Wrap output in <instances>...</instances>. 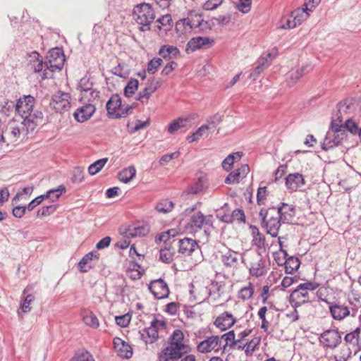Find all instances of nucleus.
Segmentation results:
<instances>
[{"label":"nucleus","mask_w":361,"mask_h":361,"mask_svg":"<svg viewBox=\"0 0 361 361\" xmlns=\"http://www.w3.org/2000/svg\"><path fill=\"white\" fill-rule=\"evenodd\" d=\"M35 103V97L30 94L19 98L16 103L15 112L23 119L22 130L26 133L34 131L43 120V113L39 110H33Z\"/></svg>","instance_id":"obj_1"},{"label":"nucleus","mask_w":361,"mask_h":361,"mask_svg":"<svg viewBox=\"0 0 361 361\" xmlns=\"http://www.w3.org/2000/svg\"><path fill=\"white\" fill-rule=\"evenodd\" d=\"M184 335L180 329H176L169 338V345L158 354V361H178L190 351L188 345L183 343Z\"/></svg>","instance_id":"obj_2"},{"label":"nucleus","mask_w":361,"mask_h":361,"mask_svg":"<svg viewBox=\"0 0 361 361\" xmlns=\"http://www.w3.org/2000/svg\"><path fill=\"white\" fill-rule=\"evenodd\" d=\"M135 20L140 25V30L146 32L151 30V24L155 18V13L152 6L147 3L136 5L133 11Z\"/></svg>","instance_id":"obj_3"},{"label":"nucleus","mask_w":361,"mask_h":361,"mask_svg":"<svg viewBox=\"0 0 361 361\" xmlns=\"http://www.w3.org/2000/svg\"><path fill=\"white\" fill-rule=\"evenodd\" d=\"M348 137L345 130H341V126L334 120L331 122L330 130L326 133L321 147L324 151H328L341 145Z\"/></svg>","instance_id":"obj_4"},{"label":"nucleus","mask_w":361,"mask_h":361,"mask_svg":"<svg viewBox=\"0 0 361 361\" xmlns=\"http://www.w3.org/2000/svg\"><path fill=\"white\" fill-rule=\"evenodd\" d=\"M270 212H275V207L269 209L262 208L259 211V216L262 227L265 228L267 233L271 235V237L276 238L279 235L282 221L278 215L277 216H271L269 219H267Z\"/></svg>","instance_id":"obj_5"},{"label":"nucleus","mask_w":361,"mask_h":361,"mask_svg":"<svg viewBox=\"0 0 361 361\" xmlns=\"http://www.w3.org/2000/svg\"><path fill=\"white\" fill-rule=\"evenodd\" d=\"M204 226V233L213 227V216L212 215L204 216L200 211L194 212L190 216L189 221L185 227L190 232L196 233Z\"/></svg>","instance_id":"obj_6"},{"label":"nucleus","mask_w":361,"mask_h":361,"mask_svg":"<svg viewBox=\"0 0 361 361\" xmlns=\"http://www.w3.org/2000/svg\"><path fill=\"white\" fill-rule=\"evenodd\" d=\"M319 341L324 348L334 349L341 343V334L338 328L329 329L320 334Z\"/></svg>","instance_id":"obj_7"},{"label":"nucleus","mask_w":361,"mask_h":361,"mask_svg":"<svg viewBox=\"0 0 361 361\" xmlns=\"http://www.w3.org/2000/svg\"><path fill=\"white\" fill-rule=\"evenodd\" d=\"M66 62L64 51L61 47H54L49 51L44 59L45 68H63Z\"/></svg>","instance_id":"obj_8"},{"label":"nucleus","mask_w":361,"mask_h":361,"mask_svg":"<svg viewBox=\"0 0 361 361\" xmlns=\"http://www.w3.org/2000/svg\"><path fill=\"white\" fill-rule=\"evenodd\" d=\"M70 94L61 91H58L53 94L49 103L50 107L56 113L67 111L71 107Z\"/></svg>","instance_id":"obj_9"},{"label":"nucleus","mask_w":361,"mask_h":361,"mask_svg":"<svg viewBox=\"0 0 361 361\" xmlns=\"http://www.w3.org/2000/svg\"><path fill=\"white\" fill-rule=\"evenodd\" d=\"M160 323L162 328H165L166 324L164 321H159L154 317L150 323V326L144 328L142 331H139L141 338L145 343H153L159 338L157 324Z\"/></svg>","instance_id":"obj_10"},{"label":"nucleus","mask_w":361,"mask_h":361,"mask_svg":"<svg viewBox=\"0 0 361 361\" xmlns=\"http://www.w3.org/2000/svg\"><path fill=\"white\" fill-rule=\"evenodd\" d=\"M150 231V226L148 224H143L138 226H122L119 228L120 233L124 238L130 239L136 237H144L147 235Z\"/></svg>","instance_id":"obj_11"},{"label":"nucleus","mask_w":361,"mask_h":361,"mask_svg":"<svg viewBox=\"0 0 361 361\" xmlns=\"http://www.w3.org/2000/svg\"><path fill=\"white\" fill-rule=\"evenodd\" d=\"M148 289L158 300L168 298L170 293L168 284L161 278L151 281Z\"/></svg>","instance_id":"obj_12"},{"label":"nucleus","mask_w":361,"mask_h":361,"mask_svg":"<svg viewBox=\"0 0 361 361\" xmlns=\"http://www.w3.org/2000/svg\"><path fill=\"white\" fill-rule=\"evenodd\" d=\"M295 207L285 202H281L277 207L276 214L283 224H289L295 216Z\"/></svg>","instance_id":"obj_13"},{"label":"nucleus","mask_w":361,"mask_h":361,"mask_svg":"<svg viewBox=\"0 0 361 361\" xmlns=\"http://www.w3.org/2000/svg\"><path fill=\"white\" fill-rule=\"evenodd\" d=\"M214 40L209 37H192L187 44L185 51L188 53L193 52L199 49H207L210 47Z\"/></svg>","instance_id":"obj_14"},{"label":"nucleus","mask_w":361,"mask_h":361,"mask_svg":"<svg viewBox=\"0 0 361 361\" xmlns=\"http://www.w3.org/2000/svg\"><path fill=\"white\" fill-rule=\"evenodd\" d=\"M286 188L290 192L296 191L305 184L304 176L299 173L288 174L285 178Z\"/></svg>","instance_id":"obj_15"},{"label":"nucleus","mask_w":361,"mask_h":361,"mask_svg":"<svg viewBox=\"0 0 361 361\" xmlns=\"http://www.w3.org/2000/svg\"><path fill=\"white\" fill-rule=\"evenodd\" d=\"M122 99L119 94H114L108 100L106 108L107 116L111 119H117L118 111L121 109Z\"/></svg>","instance_id":"obj_16"},{"label":"nucleus","mask_w":361,"mask_h":361,"mask_svg":"<svg viewBox=\"0 0 361 361\" xmlns=\"http://www.w3.org/2000/svg\"><path fill=\"white\" fill-rule=\"evenodd\" d=\"M235 322L236 319L233 314L225 311L216 317L214 322V324L221 331H226L232 327Z\"/></svg>","instance_id":"obj_17"},{"label":"nucleus","mask_w":361,"mask_h":361,"mask_svg":"<svg viewBox=\"0 0 361 361\" xmlns=\"http://www.w3.org/2000/svg\"><path fill=\"white\" fill-rule=\"evenodd\" d=\"M96 111L92 104H87L78 109L73 114L74 118L79 123H83L90 119Z\"/></svg>","instance_id":"obj_18"},{"label":"nucleus","mask_w":361,"mask_h":361,"mask_svg":"<svg viewBox=\"0 0 361 361\" xmlns=\"http://www.w3.org/2000/svg\"><path fill=\"white\" fill-rule=\"evenodd\" d=\"M99 254L97 251H91L86 254L78 262L80 272L86 273L93 268L91 262L93 259H99Z\"/></svg>","instance_id":"obj_19"},{"label":"nucleus","mask_w":361,"mask_h":361,"mask_svg":"<svg viewBox=\"0 0 361 361\" xmlns=\"http://www.w3.org/2000/svg\"><path fill=\"white\" fill-rule=\"evenodd\" d=\"M240 255L234 250L228 249L221 255V261L226 268L236 269L238 266V257Z\"/></svg>","instance_id":"obj_20"},{"label":"nucleus","mask_w":361,"mask_h":361,"mask_svg":"<svg viewBox=\"0 0 361 361\" xmlns=\"http://www.w3.org/2000/svg\"><path fill=\"white\" fill-rule=\"evenodd\" d=\"M179 248L178 252L185 256H190L195 251L196 248H198V244L195 240L188 238H184L178 241Z\"/></svg>","instance_id":"obj_21"},{"label":"nucleus","mask_w":361,"mask_h":361,"mask_svg":"<svg viewBox=\"0 0 361 361\" xmlns=\"http://www.w3.org/2000/svg\"><path fill=\"white\" fill-rule=\"evenodd\" d=\"M115 349L118 351L119 356L123 358H130L133 355L131 347L119 338L114 339Z\"/></svg>","instance_id":"obj_22"},{"label":"nucleus","mask_w":361,"mask_h":361,"mask_svg":"<svg viewBox=\"0 0 361 361\" xmlns=\"http://www.w3.org/2000/svg\"><path fill=\"white\" fill-rule=\"evenodd\" d=\"M332 317L336 320H342L350 314L349 308L346 306L334 304L329 306Z\"/></svg>","instance_id":"obj_23"},{"label":"nucleus","mask_w":361,"mask_h":361,"mask_svg":"<svg viewBox=\"0 0 361 361\" xmlns=\"http://www.w3.org/2000/svg\"><path fill=\"white\" fill-rule=\"evenodd\" d=\"M27 288H25L23 291V294L21 296V298L23 301L20 302V309L21 311L18 310V315L20 319H23V315L22 313H27L31 311V307L30 304L34 301L35 296L32 294H27Z\"/></svg>","instance_id":"obj_24"},{"label":"nucleus","mask_w":361,"mask_h":361,"mask_svg":"<svg viewBox=\"0 0 361 361\" xmlns=\"http://www.w3.org/2000/svg\"><path fill=\"white\" fill-rule=\"evenodd\" d=\"M159 54L163 59L170 61L179 56L180 51L176 47L163 45L159 51Z\"/></svg>","instance_id":"obj_25"},{"label":"nucleus","mask_w":361,"mask_h":361,"mask_svg":"<svg viewBox=\"0 0 361 361\" xmlns=\"http://www.w3.org/2000/svg\"><path fill=\"white\" fill-rule=\"evenodd\" d=\"M161 84V81L157 80L156 81H152L149 85H148L144 90L140 91L137 97V100L144 103L143 99H145L148 100L152 95L159 87H160Z\"/></svg>","instance_id":"obj_26"},{"label":"nucleus","mask_w":361,"mask_h":361,"mask_svg":"<svg viewBox=\"0 0 361 361\" xmlns=\"http://www.w3.org/2000/svg\"><path fill=\"white\" fill-rule=\"evenodd\" d=\"M304 74V69H290L284 75L285 82L288 87H292L297 83Z\"/></svg>","instance_id":"obj_27"},{"label":"nucleus","mask_w":361,"mask_h":361,"mask_svg":"<svg viewBox=\"0 0 361 361\" xmlns=\"http://www.w3.org/2000/svg\"><path fill=\"white\" fill-rule=\"evenodd\" d=\"M353 102L351 99H344L337 104L338 113L337 120L341 123L343 121V114H350V109L353 106Z\"/></svg>","instance_id":"obj_28"},{"label":"nucleus","mask_w":361,"mask_h":361,"mask_svg":"<svg viewBox=\"0 0 361 361\" xmlns=\"http://www.w3.org/2000/svg\"><path fill=\"white\" fill-rule=\"evenodd\" d=\"M26 61L27 66L31 68H42V65H44V59L36 51L27 54Z\"/></svg>","instance_id":"obj_29"},{"label":"nucleus","mask_w":361,"mask_h":361,"mask_svg":"<svg viewBox=\"0 0 361 361\" xmlns=\"http://www.w3.org/2000/svg\"><path fill=\"white\" fill-rule=\"evenodd\" d=\"M136 175V169L134 166H130L123 169L118 173V180L123 183H128L135 178Z\"/></svg>","instance_id":"obj_30"},{"label":"nucleus","mask_w":361,"mask_h":361,"mask_svg":"<svg viewBox=\"0 0 361 361\" xmlns=\"http://www.w3.org/2000/svg\"><path fill=\"white\" fill-rule=\"evenodd\" d=\"M243 152H237L228 155L222 161L221 166L226 171H231L235 161L241 159Z\"/></svg>","instance_id":"obj_31"},{"label":"nucleus","mask_w":361,"mask_h":361,"mask_svg":"<svg viewBox=\"0 0 361 361\" xmlns=\"http://www.w3.org/2000/svg\"><path fill=\"white\" fill-rule=\"evenodd\" d=\"M285 271L287 274H292L293 272L296 271L300 266V261L299 258L295 256H290L285 259Z\"/></svg>","instance_id":"obj_32"},{"label":"nucleus","mask_w":361,"mask_h":361,"mask_svg":"<svg viewBox=\"0 0 361 361\" xmlns=\"http://www.w3.org/2000/svg\"><path fill=\"white\" fill-rule=\"evenodd\" d=\"M82 321L87 326L93 329H97L99 326V319L92 311H85L82 313Z\"/></svg>","instance_id":"obj_33"},{"label":"nucleus","mask_w":361,"mask_h":361,"mask_svg":"<svg viewBox=\"0 0 361 361\" xmlns=\"http://www.w3.org/2000/svg\"><path fill=\"white\" fill-rule=\"evenodd\" d=\"M66 188L63 185H60L56 188L51 189L48 190L45 194L37 196L39 197L40 201H42L45 199H49L51 197V195L55 194L54 199L59 200V198L62 195L63 193L66 192Z\"/></svg>","instance_id":"obj_34"},{"label":"nucleus","mask_w":361,"mask_h":361,"mask_svg":"<svg viewBox=\"0 0 361 361\" xmlns=\"http://www.w3.org/2000/svg\"><path fill=\"white\" fill-rule=\"evenodd\" d=\"M189 118H178L173 120L168 127V132L171 134L175 133L178 130L187 127Z\"/></svg>","instance_id":"obj_35"},{"label":"nucleus","mask_w":361,"mask_h":361,"mask_svg":"<svg viewBox=\"0 0 361 361\" xmlns=\"http://www.w3.org/2000/svg\"><path fill=\"white\" fill-rule=\"evenodd\" d=\"M266 273V269L264 262L260 259L257 263L254 264L250 268V274L255 277H259L264 275Z\"/></svg>","instance_id":"obj_36"},{"label":"nucleus","mask_w":361,"mask_h":361,"mask_svg":"<svg viewBox=\"0 0 361 361\" xmlns=\"http://www.w3.org/2000/svg\"><path fill=\"white\" fill-rule=\"evenodd\" d=\"M339 126H341V130H348L354 135H357L360 130V128L353 118L347 119L343 124H339Z\"/></svg>","instance_id":"obj_37"},{"label":"nucleus","mask_w":361,"mask_h":361,"mask_svg":"<svg viewBox=\"0 0 361 361\" xmlns=\"http://www.w3.org/2000/svg\"><path fill=\"white\" fill-rule=\"evenodd\" d=\"M173 207L174 204L172 201L168 199H164L157 204L155 209L159 212L166 214L172 211Z\"/></svg>","instance_id":"obj_38"},{"label":"nucleus","mask_w":361,"mask_h":361,"mask_svg":"<svg viewBox=\"0 0 361 361\" xmlns=\"http://www.w3.org/2000/svg\"><path fill=\"white\" fill-rule=\"evenodd\" d=\"M108 161V158H102L97 159L94 163L90 164L88 167V173L91 176H94L99 173L103 167L105 166V164Z\"/></svg>","instance_id":"obj_39"},{"label":"nucleus","mask_w":361,"mask_h":361,"mask_svg":"<svg viewBox=\"0 0 361 361\" xmlns=\"http://www.w3.org/2000/svg\"><path fill=\"white\" fill-rule=\"evenodd\" d=\"M211 285L212 286L213 289H209V296H210L212 293H216L218 295V298H221L222 295H224V289L226 286L225 281H217L212 280L211 281Z\"/></svg>","instance_id":"obj_40"},{"label":"nucleus","mask_w":361,"mask_h":361,"mask_svg":"<svg viewBox=\"0 0 361 361\" xmlns=\"http://www.w3.org/2000/svg\"><path fill=\"white\" fill-rule=\"evenodd\" d=\"M138 88V81L137 79L131 78L126 85L123 90V94L127 98H130L135 94Z\"/></svg>","instance_id":"obj_41"},{"label":"nucleus","mask_w":361,"mask_h":361,"mask_svg":"<svg viewBox=\"0 0 361 361\" xmlns=\"http://www.w3.org/2000/svg\"><path fill=\"white\" fill-rule=\"evenodd\" d=\"M71 361H95L92 355L87 350L82 349L75 352Z\"/></svg>","instance_id":"obj_42"},{"label":"nucleus","mask_w":361,"mask_h":361,"mask_svg":"<svg viewBox=\"0 0 361 361\" xmlns=\"http://www.w3.org/2000/svg\"><path fill=\"white\" fill-rule=\"evenodd\" d=\"M93 87V82L91 81L90 76L86 74L82 78L78 85V90L81 92L87 93L89 90H91Z\"/></svg>","instance_id":"obj_43"},{"label":"nucleus","mask_w":361,"mask_h":361,"mask_svg":"<svg viewBox=\"0 0 361 361\" xmlns=\"http://www.w3.org/2000/svg\"><path fill=\"white\" fill-rule=\"evenodd\" d=\"M254 294V288L252 283H248L246 286L240 288L238 293V298L243 300H247L252 297Z\"/></svg>","instance_id":"obj_44"},{"label":"nucleus","mask_w":361,"mask_h":361,"mask_svg":"<svg viewBox=\"0 0 361 361\" xmlns=\"http://www.w3.org/2000/svg\"><path fill=\"white\" fill-rule=\"evenodd\" d=\"M208 129H209V125H202L195 132H192L190 135H188L186 137V140L189 143L198 140L203 135L204 132Z\"/></svg>","instance_id":"obj_45"},{"label":"nucleus","mask_w":361,"mask_h":361,"mask_svg":"<svg viewBox=\"0 0 361 361\" xmlns=\"http://www.w3.org/2000/svg\"><path fill=\"white\" fill-rule=\"evenodd\" d=\"M277 55V49L274 48L271 52L262 54L257 61V66L255 68L269 65V61Z\"/></svg>","instance_id":"obj_46"},{"label":"nucleus","mask_w":361,"mask_h":361,"mask_svg":"<svg viewBox=\"0 0 361 361\" xmlns=\"http://www.w3.org/2000/svg\"><path fill=\"white\" fill-rule=\"evenodd\" d=\"M0 112L5 116H9L13 111H15L16 104L10 100H5L0 104Z\"/></svg>","instance_id":"obj_47"},{"label":"nucleus","mask_w":361,"mask_h":361,"mask_svg":"<svg viewBox=\"0 0 361 361\" xmlns=\"http://www.w3.org/2000/svg\"><path fill=\"white\" fill-rule=\"evenodd\" d=\"M177 231L175 229H170L166 231L161 232L159 235L155 237V242L158 243L159 242L166 243L168 241L171 237L173 238L176 235Z\"/></svg>","instance_id":"obj_48"},{"label":"nucleus","mask_w":361,"mask_h":361,"mask_svg":"<svg viewBox=\"0 0 361 361\" xmlns=\"http://www.w3.org/2000/svg\"><path fill=\"white\" fill-rule=\"evenodd\" d=\"M172 19L171 16L169 14L164 15L159 18L157 20V23H159L157 25V29L161 30V26L164 27L165 30H168L172 26Z\"/></svg>","instance_id":"obj_49"},{"label":"nucleus","mask_w":361,"mask_h":361,"mask_svg":"<svg viewBox=\"0 0 361 361\" xmlns=\"http://www.w3.org/2000/svg\"><path fill=\"white\" fill-rule=\"evenodd\" d=\"M57 209L56 204H51L48 206H44L38 209L37 212L36 216L38 218H42L45 216H48L52 214Z\"/></svg>","instance_id":"obj_50"},{"label":"nucleus","mask_w":361,"mask_h":361,"mask_svg":"<svg viewBox=\"0 0 361 361\" xmlns=\"http://www.w3.org/2000/svg\"><path fill=\"white\" fill-rule=\"evenodd\" d=\"M133 267H137L138 269L136 270L134 269L128 270V272L129 273V277L134 281L138 280L145 274V269H142L137 262H134Z\"/></svg>","instance_id":"obj_51"},{"label":"nucleus","mask_w":361,"mask_h":361,"mask_svg":"<svg viewBox=\"0 0 361 361\" xmlns=\"http://www.w3.org/2000/svg\"><path fill=\"white\" fill-rule=\"evenodd\" d=\"M221 339H224L226 341V345H229L230 348H234L236 345L235 335L233 330L229 331L228 332L221 336Z\"/></svg>","instance_id":"obj_52"},{"label":"nucleus","mask_w":361,"mask_h":361,"mask_svg":"<svg viewBox=\"0 0 361 361\" xmlns=\"http://www.w3.org/2000/svg\"><path fill=\"white\" fill-rule=\"evenodd\" d=\"M173 255V253L166 247L161 248L159 250V260L166 264L172 262Z\"/></svg>","instance_id":"obj_53"},{"label":"nucleus","mask_w":361,"mask_h":361,"mask_svg":"<svg viewBox=\"0 0 361 361\" xmlns=\"http://www.w3.org/2000/svg\"><path fill=\"white\" fill-rule=\"evenodd\" d=\"M232 223L234 221H238L239 224L245 223V214L242 209H235L231 212Z\"/></svg>","instance_id":"obj_54"},{"label":"nucleus","mask_w":361,"mask_h":361,"mask_svg":"<svg viewBox=\"0 0 361 361\" xmlns=\"http://www.w3.org/2000/svg\"><path fill=\"white\" fill-rule=\"evenodd\" d=\"M131 319V316L129 313L118 315L115 317L116 323L118 326L125 328L128 326Z\"/></svg>","instance_id":"obj_55"},{"label":"nucleus","mask_w":361,"mask_h":361,"mask_svg":"<svg viewBox=\"0 0 361 361\" xmlns=\"http://www.w3.org/2000/svg\"><path fill=\"white\" fill-rule=\"evenodd\" d=\"M319 286L318 283L314 281H307L305 283H300L298 286V287L295 289L298 290H308L312 291L316 290Z\"/></svg>","instance_id":"obj_56"},{"label":"nucleus","mask_w":361,"mask_h":361,"mask_svg":"<svg viewBox=\"0 0 361 361\" xmlns=\"http://www.w3.org/2000/svg\"><path fill=\"white\" fill-rule=\"evenodd\" d=\"M321 0H305L303 4L304 8H302V13L305 12L307 16L310 15L309 12H312V10L320 3Z\"/></svg>","instance_id":"obj_57"},{"label":"nucleus","mask_w":361,"mask_h":361,"mask_svg":"<svg viewBox=\"0 0 361 361\" xmlns=\"http://www.w3.org/2000/svg\"><path fill=\"white\" fill-rule=\"evenodd\" d=\"M47 69H34L31 76L35 78L39 82L47 78ZM51 72H54L56 69H49Z\"/></svg>","instance_id":"obj_58"},{"label":"nucleus","mask_w":361,"mask_h":361,"mask_svg":"<svg viewBox=\"0 0 361 361\" xmlns=\"http://www.w3.org/2000/svg\"><path fill=\"white\" fill-rule=\"evenodd\" d=\"M224 0H207L202 6V8L205 11H213L217 8L222 3Z\"/></svg>","instance_id":"obj_59"},{"label":"nucleus","mask_w":361,"mask_h":361,"mask_svg":"<svg viewBox=\"0 0 361 361\" xmlns=\"http://www.w3.org/2000/svg\"><path fill=\"white\" fill-rule=\"evenodd\" d=\"M251 228H255L257 231V236L254 239L255 245L258 249H264L266 241L264 235L259 233L256 226H251Z\"/></svg>","instance_id":"obj_60"},{"label":"nucleus","mask_w":361,"mask_h":361,"mask_svg":"<svg viewBox=\"0 0 361 361\" xmlns=\"http://www.w3.org/2000/svg\"><path fill=\"white\" fill-rule=\"evenodd\" d=\"M251 4L252 0H239L237 8L243 13H247L250 11Z\"/></svg>","instance_id":"obj_61"},{"label":"nucleus","mask_w":361,"mask_h":361,"mask_svg":"<svg viewBox=\"0 0 361 361\" xmlns=\"http://www.w3.org/2000/svg\"><path fill=\"white\" fill-rule=\"evenodd\" d=\"M240 175L237 172L236 170L231 172L225 179V183L233 184L238 183L240 182Z\"/></svg>","instance_id":"obj_62"},{"label":"nucleus","mask_w":361,"mask_h":361,"mask_svg":"<svg viewBox=\"0 0 361 361\" xmlns=\"http://www.w3.org/2000/svg\"><path fill=\"white\" fill-rule=\"evenodd\" d=\"M267 195L266 186L259 187L258 188L257 193V202L259 205H261L263 203V201L267 199Z\"/></svg>","instance_id":"obj_63"},{"label":"nucleus","mask_w":361,"mask_h":361,"mask_svg":"<svg viewBox=\"0 0 361 361\" xmlns=\"http://www.w3.org/2000/svg\"><path fill=\"white\" fill-rule=\"evenodd\" d=\"M83 179V171L80 167L75 168L73 173L72 181L73 183H81Z\"/></svg>","instance_id":"obj_64"}]
</instances>
